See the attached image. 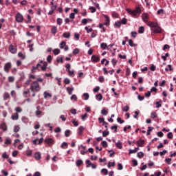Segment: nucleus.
Wrapping results in <instances>:
<instances>
[{
	"label": "nucleus",
	"instance_id": "23",
	"mask_svg": "<svg viewBox=\"0 0 176 176\" xmlns=\"http://www.w3.org/2000/svg\"><path fill=\"white\" fill-rule=\"evenodd\" d=\"M51 32L53 34V35H56L57 34V27L52 26L51 29Z\"/></svg>",
	"mask_w": 176,
	"mask_h": 176
},
{
	"label": "nucleus",
	"instance_id": "7",
	"mask_svg": "<svg viewBox=\"0 0 176 176\" xmlns=\"http://www.w3.org/2000/svg\"><path fill=\"white\" fill-rule=\"evenodd\" d=\"M148 19H149V14L148 13H143L142 14V19L144 23H147V24L149 23L148 21Z\"/></svg>",
	"mask_w": 176,
	"mask_h": 176
},
{
	"label": "nucleus",
	"instance_id": "28",
	"mask_svg": "<svg viewBox=\"0 0 176 176\" xmlns=\"http://www.w3.org/2000/svg\"><path fill=\"white\" fill-rule=\"evenodd\" d=\"M96 98L98 101H101L102 100V95L101 94L96 95Z\"/></svg>",
	"mask_w": 176,
	"mask_h": 176
},
{
	"label": "nucleus",
	"instance_id": "40",
	"mask_svg": "<svg viewBox=\"0 0 176 176\" xmlns=\"http://www.w3.org/2000/svg\"><path fill=\"white\" fill-rule=\"evenodd\" d=\"M82 96H83V97H85L84 100H85L86 101H87V100H89V97H90V96L89 95L88 93H84L82 94Z\"/></svg>",
	"mask_w": 176,
	"mask_h": 176
},
{
	"label": "nucleus",
	"instance_id": "52",
	"mask_svg": "<svg viewBox=\"0 0 176 176\" xmlns=\"http://www.w3.org/2000/svg\"><path fill=\"white\" fill-rule=\"evenodd\" d=\"M156 108H160L162 107V100L155 102Z\"/></svg>",
	"mask_w": 176,
	"mask_h": 176
},
{
	"label": "nucleus",
	"instance_id": "30",
	"mask_svg": "<svg viewBox=\"0 0 176 176\" xmlns=\"http://www.w3.org/2000/svg\"><path fill=\"white\" fill-rule=\"evenodd\" d=\"M129 45L131 47H135V44H134V41L132 39L129 40Z\"/></svg>",
	"mask_w": 176,
	"mask_h": 176
},
{
	"label": "nucleus",
	"instance_id": "12",
	"mask_svg": "<svg viewBox=\"0 0 176 176\" xmlns=\"http://www.w3.org/2000/svg\"><path fill=\"white\" fill-rule=\"evenodd\" d=\"M10 99V94H9V93L8 92H5L3 95V100L4 101H6V100H9Z\"/></svg>",
	"mask_w": 176,
	"mask_h": 176
},
{
	"label": "nucleus",
	"instance_id": "37",
	"mask_svg": "<svg viewBox=\"0 0 176 176\" xmlns=\"http://www.w3.org/2000/svg\"><path fill=\"white\" fill-rule=\"evenodd\" d=\"M4 144H5L6 145H9V144H12V140H10V138H8L6 140Z\"/></svg>",
	"mask_w": 176,
	"mask_h": 176
},
{
	"label": "nucleus",
	"instance_id": "46",
	"mask_svg": "<svg viewBox=\"0 0 176 176\" xmlns=\"http://www.w3.org/2000/svg\"><path fill=\"white\" fill-rule=\"evenodd\" d=\"M111 130H113L114 133H116L118 131V125H113L111 127Z\"/></svg>",
	"mask_w": 176,
	"mask_h": 176
},
{
	"label": "nucleus",
	"instance_id": "55",
	"mask_svg": "<svg viewBox=\"0 0 176 176\" xmlns=\"http://www.w3.org/2000/svg\"><path fill=\"white\" fill-rule=\"evenodd\" d=\"M98 81L100 82V83H103V82H105V78L104 76H100L98 78Z\"/></svg>",
	"mask_w": 176,
	"mask_h": 176
},
{
	"label": "nucleus",
	"instance_id": "18",
	"mask_svg": "<svg viewBox=\"0 0 176 176\" xmlns=\"http://www.w3.org/2000/svg\"><path fill=\"white\" fill-rule=\"evenodd\" d=\"M0 129L3 130V131H6L8 130V126L5 123H2L0 125Z\"/></svg>",
	"mask_w": 176,
	"mask_h": 176
},
{
	"label": "nucleus",
	"instance_id": "54",
	"mask_svg": "<svg viewBox=\"0 0 176 176\" xmlns=\"http://www.w3.org/2000/svg\"><path fill=\"white\" fill-rule=\"evenodd\" d=\"M107 167H109V168H110V167H115V162H109V163H108V165H107Z\"/></svg>",
	"mask_w": 176,
	"mask_h": 176
},
{
	"label": "nucleus",
	"instance_id": "60",
	"mask_svg": "<svg viewBox=\"0 0 176 176\" xmlns=\"http://www.w3.org/2000/svg\"><path fill=\"white\" fill-rule=\"evenodd\" d=\"M54 133H61V128L60 126L56 127L54 129Z\"/></svg>",
	"mask_w": 176,
	"mask_h": 176
},
{
	"label": "nucleus",
	"instance_id": "41",
	"mask_svg": "<svg viewBox=\"0 0 176 176\" xmlns=\"http://www.w3.org/2000/svg\"><path fill=\"white\" fill-rule=\"evenodd\" d=\"M168 56H170V54H168V53L165 54V56H162L161 58H162V60H164V61H166L167 60V57H168Z\"/></svg>",
	"mask_w": 176,
	"mask_h": 176
},
{
	"label": "nucleus",
	"instance_id": "4",
	"mask_svg": "<svg viewBox=\"0 0 176 176\" xmlns=\"http://www.w3.org/2000/svg\"><path fill=\"white\" fill-rule=\"evenodd\" d=\"M15 19H16V23H23V21H24V16L20 12H18L16 14Z\"/></svg>",
	"mask_w": 176,
	"mask_h": 176
},
{
	"label": "nucleus",
	"instance_id": "63",
	"mask_svg": "<svg viewBox=\"0 0 176 176\" xmlns=\"http://www.w3.org/2000/svg\"><path fill=\"white\" fill-rule=\"evenodd\" d=\"M8 82H10L11 83L14 82V77L13 76H9L8 77Z\"/></svg>",
	"mask_w": 176,
	"mask_h": 176
},
{
	"label": "nucleus",
	"instance_id": "15",
	"mask_svg": "<svg viewBox=\"0 0 176 176\" xmlns=\"http://www.w3.org/2000/svg\"><path fill=\"white\" fill-rule=\"evenodd\" d=\"M85 130V127L80 126L78 129V135H82V134H83V131Z\"/></svg>",
	"mask_w": 176,
	"mask_h": 176
},
{
	"label": "nucleus",
	"instance_id": "20",
	"mask_svg": "<svg viewBox=\"0 0 176 176\" xmlns=\"http://www.w3.org/2000/svg\"><path fill=\"white\" fill-rule=\"evenodd\" d=\"M43 94H44V98H45V99L52 98V95L50 93H49L47 91H44Z\"/></svg>",
	"mask_w": 176,
	"mask_h": 176
},
{
	"label": "nucleus",
	"instance_id": "32",
	"mask_svg": "<svg viewBox=\"0 0 176 176\" xmlns=\"http://www.w3.org/2000/svg\"><path fill=\"white\" fill-rule=\"evenodd\" d=\"M100 173L104 174V175H108V169L102 168V169H101Z\"/></svg>",
	"mask_w": 176,
	"mask_h": 176
},
{
	"label": "nucleus",
	"instance_id": "22",
	"mask_svg": "<svg viewBox=\"0 0 176 176\" xmlns=\"http://www.w3.org/2000/svg\"><path fill=\"white\" fill-rule=\"evenodd\" d=\"M82 164H83V160H78L76 162V166L77 167H80V166H82Z\"/></svg>",
	"mask_w": 176,
	"mask_h": 176
},
{
	"label": "nucleus",
	"instance_id": "57",
	"mask_svg": "<svg viewBox=\"0 0 176 176\" xmlns=\"http://www.w3.org/2000/svg\"><path fill=\"white\" fill-rule=\"evenodd\" d=\"M131 36L132 38H137V32H131Z\"/></svg>",
	"mask_w": 176,
	"mask_h": 176
},
{
	"label": "nucleus",
	"instance_id": "34",
	"mask_svg": "<svg viewBox=\"0 0 176 176\" xmlns=\"http://www.w3.org/2000/svg\"><path fill=\"white\" fill-rule=\"evenodd\" d=\"M18 56L20 57V58L22 60H25V56L22 52H19Z\"/></svg>",
	"mask_w": 176,
	"mask_h": 176
},
{
	"label": "nucleus",
	"instance_id": "59",
	"mask_svg": "<svg viewBox=\"0 0 176 176\" xmlns=\"http://www.w3.org/2000/svg\"><path fill=\"white\" fill-rule=\"evenodd\" d=\"M27 19H28V21H26V24H30V23H31V16H30V14H28Z\"/></svg>",
	"mask_w": 176,
	"mask_h": 176
},
{
	"label": "nucleus",
	"instance_id": "2",
	"mask_svg": "<svg viewBox=\"0 0 176 176\" xmlns=\"http://www.w3.org/2000/svg\"><path fill=\"white\" fill-rule=\"evenodd\" d=\"M127 13L132 16V17H138L140 14H141V7L140 6H136L135 10H130L127 8L126 10Z\"/></svg>",
	"mask_w": 176,
	"mask_h": 176
},
{
	"label": "nucleus",
	"instance_id": "39",
	"mask_svg": "<svg viewBox=\"0 0 176 176\" xmlns=\"http://www.w3.org/2000/svg\"><path fill=\"white\" fill-rule=\"evenodd\" d=\"M65 135L66 137H69V135H71V130L67 129L65 131Z\"/></svg>",
	"mask_w": 176,
	"mask_h": 176
},
{
	"label": "nucleus",
	"instance_id": "27",
	"mask_svg": "<svg viewBox=\"0 0 176 176\" xmlns=\"http://www.w3.org/2000/svg\"><path fill=\"white\" fill-rule=\"evenodd\" d=\"M99 120V123H102V124H108V122H105V120L104 118H98Z\"/></svg>",
	"mask_w": 176,
	"mask_h": 176
},
{
	"label": "nucleus",
	"instance_id": "58",
	"mask_svg": "<svg viewBox=\"0 0 176 176\" xmlns=\"http://www.w3.org/2000/svg\"><path fill=\"white\" fill-rule=\"evenodd\" d=\"M67 72H68L69 76H74V75L75 74V72L74 70H72V71L69 70Z\"/></svg>",
	"mask_w": 176,
	"mask_h": 176
},
{
	"label": "nucleus",
	"instance_id": "51",
	"mask_svg": "<svg viewBox=\"0 0 176 176\" xmlns=\"http://www.w3.org/2000/svg\"><path fill=\"white\" fill-rule=\"evenodd\" d=\"M164 13V10L163 9H160L157 11V14L159 16L160 14H163Z\"/></svg>",
	"mask_w": 176,
	"mask_h": 176
},
{
	"label": "nucleus",
	"instance_id": "6",
	"mask_svg": "<svg viewBox=\"0 0 176 176\" xmlns=\"http://www.w3.org/2000/svg\"><path fill=\"white\" fill-rule=\"evenodd\" d=\"M8 49L9 52L12 54H16V53H17V49L12 44L9 45Z\"/></svg>",
	"mask_w": 176,
	"mask_h": 176
},
{
	"label": "nucleus",
	"instance_id": "53",
	"mask_svg": "<svg viewBox=\"0 0 176 176\" xmlns=\"http://www.w3.org/2000/svg\"><path fill=\"white\" fill-rule=\"evenodd\" d=\"M85 30H87V34H89L93 31V28H89V27H87V26H86L85 28Z\"/></svg>",
	"mask_w": 176,
	"mask_h": 176
},
{
	"label": "nucleus",
	"instance_id": "17",
	"mask_svg": "<svg viewBox=\"0 0 176 176\" xmlns=\"http://www.w3.org/2000/svg\"><path fill=\"white\" fill-rule=\"evenodd\" d=\"M136 143L138 146L142 147L143 146L144 144H145V140H138Z\"/></svg>",
	"mask_w": 176,
	"mask_h": 176
},
{
	"label": "nucleus",
	"instance_id": "36",
	"mask_svg": "<svg viewBox=\"0 0 176 176\" xmlns=\"http://www.w3.org/2000/svg\"><path fill=\"white\" fill-rule=\"evenodd\" d=\"M129 109H130V107H129V105H126L122 108V111L129 112Z\"/></svg>",
	"mask_w": 176,
	"mask_h": 176
},
{
	"label": "nucleus",
	"instance_id": "43",
	"mask_svg": "<svg viewBox=\"0 0 176 176\" xmlns=\"http://www.w3.org/2000/svg\"><path fill=\"white\" fill-rule=\"evenodd\" d=\"M101 113L103 115V116H107V115H108V111H107L105 109H103L101 111Z\"/></svg>",
	"mask_w": 176,
	"mask_h": 176
},
{
	"label": "nucleus",
	"instance_id": "19",
	"mask_svg": "<svg viewBox=\"0 0 176 176\" xmlns=\"http://www.w3.org/2000/svg\"><path fill=\"white\" fill-rule=\"evenodd\" d=\"M138 149H140L138 147H136L134 149H129V154L131 155V153H137V152H138Z\"/></svg>",
	"mask_w": 176,
	"mask_h": 176
},
{
	"label": "nucleus",
	"instance_id": "13",
	"mask_svg": "<svg viewBox=\"0 0 176 176\" xmlns=\"http://www.w3.org/2000/svg\"><path fill=\"white\" fill-rule=\"evenodd\" d=\"M116 146L118 149H123V144L122 142H120V140H118V142L116 143Z\"/></svg>",
	"mask_w": 176,
	"mask_h": 176
},
{
	"label": "nucleus",
	"instance_id": "61",
	"mask_svg": "<svg viewBox=\"0 0 176 176\" xmlns=\"http://www.w3.org/2000/svg\"><path fill=\"white\" fill-rule=\"evenodd\" d=\"M56 61H57V63H64V59L63 58V57H60V58H58L56 59Z\"/></svg>",
	"mask_w": 176,
	"mask_h": 176
},
{
	"label": "nucleus",
	"instance_id": "48",
	"mask_svg": "<svg viewBox=\"0 0 176 176\" xmlns=\"http://www.w3.org/2000/svg\"><path fill=\"white\" fill-rule=\"evenodd\" d=\"M120 23H121V24H123L124 25H125V24H127V19L123 18L121 20Z\"/></svg>",
	"mask_w": 176,
	"mask_h": 176
},
{
	"label": "nucleus",
	"instance_id": "64",
	"mask_svg": "<svg viewBox=\"0 0 176 176\" xmlns=\"http://www.w3.org/2000/svg\"><path fill=\"white\" fill-rule=\"evenodd\" d=\"M108 152L109 153L110 157H112V156H113V155H115V151H113L112 150H109Z\"/></svg>",
	"mask_w": 176,
	"mask_h": 176
},
{
	"label": "nucleus",
	"instance_id": "38",
	"mask_svg": "<svg viewBox=\"0 0 176 176\" xmlns=\"http://www.w3.org/2000/svg\"><path fill=\"white\" fill-rule=\"evenodd\" d=\"M56 23L58 24V25H61V24H63V19L58 18L56 19Z\"/></svg>",
	"mask_w": 176,
	"mask_h": 176
},
{
	"label": "nucleus",
	"instance_id": "10",
	"mask_svg": "<svg viewBox=\"0 0 176 176\" xmlns=\"http://www.w3.org/2000/svg\"><path fill=\"white\" fill-rule=\"evenodd\" d=\"M10 68H12V63H7L5 64V65H4V71L6 72H9V69H10Z\"/></svg>",
	"mask_w": 176,
	"mask_h": 176
},
{
	"label": "nucleus",
	"instance_id": "24",
	"mask_svg": "<svg viewBox=\"0 0 176 176\" xmlns=\"http://www.w3.org/2000/svg\"><path fill=\"white\" fill-rule=\"evenodd\" d=\"M114 27L120 28V27H122V23L120 21H116L114 23Z\"/></svg>",
	"mask_w": 176,
	"mask_h": 176
},
{
	"label": "nucleus",
	"instance_id": "33",
	"mask_svg": "<svg viewBox=\"0 0 176 176\" xmlns=\"http://www.w3.org/2000/svg\"><path fill=\"white\" fill-rule=\"evenodd\" d=\"M41 68L42 71H45L46 69V68H47V63L44 62L43 65H42L41 67Z\"/></svg>",
	"mask_w": 176,
	"mask_h": 176
},
{
	"label": "nucleus",
	"instance_id": "8",
	"mask_svg": "<svg viewBox=\"0 0 176 176\" xmlns=\"http://www.w3.org/2000/svg\"><path fill=\"white\" fill-rule=\"evenodd\" d=\"M91 60L92 63H98L100 61V56L98 55H92Z\"/></svg>",
	"mask_w": 176,
	"mask_h": 176
},
{
	"label": "nucleus",
	"instance_id": "1",
	"mask_svg": "<svg viewBox=\"0 0 176 176\" xmlns=\"http://www.w3.org/2000/svg\"><path fill=\"white\" fill-rule=\"evenodd\" d=\"M147 25L151 28V31H153L154 34H162V32H163L162 28L155 22H148Z\"/></svg>",
	"mask_w": 176,
	"mask_h": 176
},
{
	"label": "nucleus",
	"instance_id": "14",
	"mask_svg": "<svg viewBox=\"0 0 176 176\" xmlns=\"http://www.w3.org/2000/svg\"><path fill=\"white\" fill-rule=\"evenodd\" d=\"M100 47L103 50H106V49H107V50H109V48L108 47V45H107V43H100Z\"/></svg>",
	"mask_w": 176,
	"mask_h": 176
},
{
	"label": "nucleus",
	"instance_id": "9",
	"mask_svg": "<svg viewBox=\"0 0 176 176\" xmlns=\"http://www.w3.org/2000/svg\"><path fill=\"white\" fill-rule=\"evenodd\" d=\"M103 17L105 19V22L104 23V25H109L111 23V19H109V16L107 14H103Z\"/></svg>",
	"mask_w": 176,
	"mask_h": 176
},
{
	"label": "nucleus",
	"instance_id": "42",
	"mask_svg": "<svg viewBox=\"0 0 176 176\" xmlns=\"http://www.w3.org/2000/svg\"><path fill=\"white\" fill-rule=\"evenodd\" d=\"M20 131V126H15L14 127V133H19Z\"/></svg>",
	"mask_w": 176,
	"mask_h": 176
},
{
	"label": "nucleus",
	"instance_id": "44",
	"mask_svg": "<svg viewBox=\"0 0 176 176\" xmlns=\"http://www.w3.org/2000/svg\"><path fill=\"white\" fill-rule=\"evenodd\" d=\"M70 100H74V101H78V97L75 94L72 95Z\"/></svg>",
	"mask_w": 176,
	"mask_h": 176
},
{
	"label": "nucleus",
	"instance_id": "49",
	"mask_svg": "<svg viewBox=\"0 0 176 176\" xmlns=\"http://www.w3.org/2000/svg\"><path fill=\"white\" fill-rule=\"evenodd\" d=\"M137 156H138V157L141 159L142 157H144V153L140 151V152L138 153Z\"/></svg>",
	"mask_w": 176,
	"mask_h": 176
},
{
	"label": "nucleus",
	"instance_id": "26",
	"mask_svg": "<svg viewBox=\"0 0 176 176\" xmlns=\"http://www.w3.org/2000/svg\"><path fill=\"white\" fill-rule=\"evenodd\" d=\"M34 157L36 159V160H41V153L37 152L34 154Z\"/></svg>",
	"mask_w": 176,
	"mask_h": 176
},
{
	"label": "nucleus",
	"instance_id": "3",
	"mask_svg": "<svg viewBox=\"0 0 176 176\" xmlns=\"http://www.w3.org/2000/svg\"><path fill=\"white\" fill-rule=\"evenodd\" d=\"M30 89L32 93H38V91H41V85L38 81H33L30 85Z\"/></svg>",
	"mask_w": 176,
	"mask_h": 176
},
{
	"label": "nucleus",
	"instance_id": "16",
	"mask_svg": "<svg viewBox=\"0 0 176 176\" xmlns=\"http://www.w3.org/2000/svg\"><path fill=\"white\" fill-rule=\"evenodd\" d=\"M11 119L12 120H19V113H14L12 115Z\"/></svg>",
	"mask_w": 176,
	"mask_h": 176
},
{
	"label": "nucleus",
	"instance_id": "62",
	"mask_svg": "<svg viewBox=\"0 0 176 176\" xmlns=\"http://www.w3.org/2000/svg\"><path fill=\"white\" fill-rule=\"evenodd\" d=\"M107 135H109V131H102V137H107Z\"/></svg>",
	"mask_w": 176,
	"mask_h": 176
},
{
	"label": "nucleus",
	"instance_id": "25",
	"mask_svg": "<svg viewBox=\"0 0 176 176\" xmlns=\"http://www.w3.org/2000/svg\"><path fill=\"white\" fill-rule=\"evenodd\" d=\"M63 38H66L67 39H69V38H71V33L69 32H65L63 34Z\"/></svg>",
	"mask_w": 176,
	"mask_h": 176
},
{
	"label": "nucleus",
	"instance_id": "21",
	"mask_svg": "<svg viewBox=\"0 0 176 176\" xmlns=\"http://www.w3.org/2000/svg\"><path fill=\"white\" fill-rule=\"evenodd\" d=\"M66 90L69 96H72V91H74V87L70 88L69 87H67L66 88Z\"/></svg>",
	"mask_w": 176,
	"mask_h": 176
},
{
	"label": "nucleus",
	"instance_id": "56",
	"mask_svg": "<svg viewBox=\"0 0 176 176\" xmlns=\"http://www.w3.org/2000/svg\"><path fill=\"white\" fill-rule=\"evenodd\" d=\"M89 10H91V13H96L97 9L94 7H89Z\"/></svg>",
	"mask_w": 176,
	"mask_h": 176
},
{
	"label": "nucleus",
	"instance_id": "47",
	"mask_svg": "<svg viewBox=\"0 0 176 176\" xmlns=\"http://www.w3.org/2000/svg\"><path fill=\"white\" fill-rule=\"evenodd\" d=\"M73 54H74V56H76V54H79V49L75 48V49L73 50Z\"/></svg>",
	"mask_w": 176,
	"mask_h": 176
},
{
	"label": "nucleus",
	"instance_id": "35",
	"mask_svg": "<svg viewBox=\"0 0 176 176\" xmlns=\"http://www.w3.org/2000/svg\"><path fill=\"white\" fill-rule=\"evenodd\" d=\"M151 119H155V118H157V113H156V112H155V111L152 112L151 114Z\"/></svg>",
	"mask_w": 176,
	"mask_h": 176
},
{
	"label": "nucleus",
	"instance_id": "45",
	"mask_svg": "<svg viewBox=\"0 0 176 176\" xmlns=\"http://www.w3.org/2000/svg\"><path fill=\"white\" fill-rule=\"evenodd\" d=\"M101 145L104 147V148H107L108 146V143L107 142V141L103 140L101 142Z\"/></svg>",
	"mask_w": 176,
	"mask_h": 176
},
{
	"label": "nucleus",
	"instance_id": "5",
	"mask_svg": "<svg viewBox=\"0 0 176 176\" xmlns=\"http://www.w3.org/2000/svg\"><path fill=\"white\" fill-rule=\"evenodd\" d=\"M65 47V48H64ZM60 49H64L65 52H68L69 47L67 45V43H65V41H62L60 43Z\"/></svg>",
	"mask_w": 176,
	"mask_h": 176
},
{
	"label": "nucleus",
	"instance_id": "11",
	"mask_svg": "<svg viewBox=\"0 0 176 176\" xmlns=\"http://www.w3.org/2000/svg\"><path fill=\"white\" fill-rule=\"evenodd\" d=\"M45 144L47 145H53L54 144V140L52 138H47L45 140Z\"/></svg>",
	"mask_w": 176,
	"mask_h": 176
},
{
	"label": "nucleus",
	"instance_id": "31",
	"mask_svg": "<svg viewBox=\"0 0 176 176\" xmlns=\"http://www.w3.org/2000/svg\"><path fill=\"white\" fill-rule=\"evenodd\" d=\"M60 50L58 48H56L53 50V53L55 56H58V54L60 53Z\"/></svg>",
	"mask_w": 176,
	"mask_h": 176
},
{
	"label": "nucleus",
	"instance_id": "50",
	"mask_svg": "<svg viewBox=\"0 0 176 176\" xmlns=\"http://www.w3.org/2000/svg\"><path fill=\"white\" fill-rule=\"evenodd\" d=\"M64 83H65V85H69V83H71V80H69V78H65L64 79Z\"/></svg>",
	"mask_w": 176,
	"mask_h": 176
},
{
	"label": "nucleus",
	"instance_id": "29",
	"mask_svg": "<svg viewBox=\"0 0 176 176\" xmlns=\"http://www.w3.org/2000/svg\"><path fill=\"white\" fill-rule=\"evenodd\" d=\"M145 32V29L144 28V26H140L138 30L139 34H144Z\"/></svg>",
	"mask_w": 176,
	"mask_h": 176
}]
</instances>
